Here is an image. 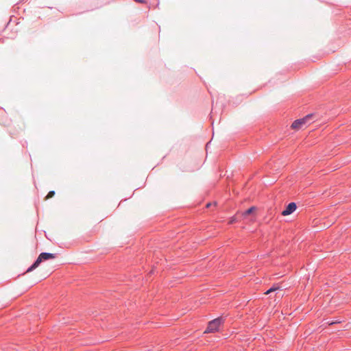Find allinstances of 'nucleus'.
<instances>
[{
  "label": "nucleus",
  "instance_id": "1",
  "mask_svg": "<svg viewBox=\"0 0 351 351\" xmlns=\"http://www.w3.org/2000/svg\"><path fill=\"white\" fill-rule=\"evenodd\" d=\"M56 258V256H55L54 254L47 253V252L41 253L38 256V258L34 262V263L27 270V272H29V271H32L33 269H36V267H38V265H40V263L43 261H46V260H49V259H53V258Z\"/></svg>",
  "mask_w": 351,
  "mask_h": 351
},
{
  "label": "nucleus",
  "instance_id": "2",
  "mask_svg": "<svg viewBox=\"0 0 351 351\" xmlns=\"http://www.w3.org/2000/svg\"><path fill=\"white\" fill-rule=\"evenodd\" d=\"M222 322V319L219 317L210 322L205 332H214L217 331Z\"/></svg>",
  "mask_w": 351,
  "mask_h": 351
},
{
  "label": "nucleus",
  "instance_id": "3",
  "mask_svg": "<svg viewBox=\"0 0 351 351\" xmlns=\"http://www.w3.org/2000/svg\"><path fill=\"white\" fill-rule=\"evenodd\" d=\"M311 115H307L306 117L295 120L291 125L293 130H300L306 123L307 120L311 118Z\"/></svg>",
  "mask_w": 351,
  "mask_h": 351
},
{
  "label": "nucleus",
  "instance_id": "4",
  "mask_svg": "<svg viewBox=\"0 0 351 351\" xmlns=\"http://www.w3.org/2000/svg\"><path fill=\"white\" fill-rule=\"evenodd\" d=\"M297 208L296 204L294 202L289 203L286 208L282 212V215L287 216L293 213Z\"/></svg>",
  "mask_w": 351,
  "mask_h": 351
},
{
  "label": "nucleus",
  "instance_id": "5",
  "mask_svg": "<svg viewBox=\"0 0 351 351\" xmlns=\"http://www.w3.org/2000/svg\"><path fill=\"white\" fill-rule=\"evenodd\" d=\"M256 210V208L255 206H252L249 209H247L246 211L242 213V216L243 217H246L248 215H250L253 213Z\"/></svg>",
  "mask_w": 351,
  "mask_h": 351
},
{
  "label": "nucleus",
  "instance_id": "6",
  "mask_svg": "<svg viewBox=\"0 0 351 351\" xmlns=\"http://www.w3.org/2000/svg\"><path fill=\"white\" fill-rule=\"evenodd\" d=\"M278 289H279V287H271V289H269V290H267V291L265 293V294L268 295L269 293H271V292H273V291H275L278 290Z\"/></svg>",
  "mask_w": 351,
  "mask_h": 351
},
{
  "label": "nucleus",
  "instance_id": "7",
  "mask_svg": "<svg viewBox=\"0 0 351 351\" xmlns=\"http://www.w3.org/2000/svg\"><path fill=\"white\" fill-rule=\"evenodd\" d=\"M55 192L53 191H51L48 193L47 195L46 196L45 199H48L49 198H51L54 196Z\"/></svg>",
  "mask_w": 351,
  "mask_h": 351
},
{
  "label": "nucleus",
  "instance_id": "8",
  "mask_svg": "<svg viewBox=\"0 0 351 351\" xmlns=\"http://www.w3.org/2000/svg\"><path fill=\"white\" fill-rule=\"evenodd\" d=\"M236 221V218L235 217H232L231 219L230 220V223H233L234 222Z\"/></svg>",
  "mask_w": 351,
  "mask_h": 351
},
{
  "label": "nucleus",
  "instance_id": "9",
  "mask_svg": "<svg viewBox=\"0 0 351 351\" xmlns=\"http://www.w3.org/2000/svg\"><path fill=\"white\" fill-rule=\"evenodd\" d=\"M136 2H139V3H143L144 1L143 0H134Z\"/></svg>",
  "mask_w": 351,
  "mask_h": 351
}]
</instances>
